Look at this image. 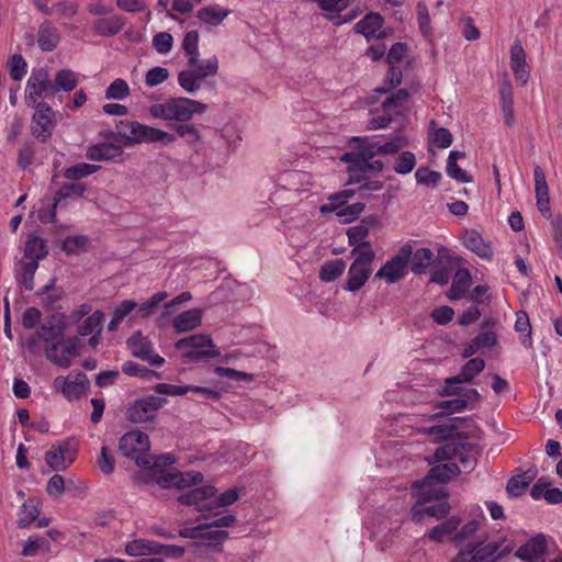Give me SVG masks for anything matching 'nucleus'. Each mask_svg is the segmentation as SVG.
<instances>
[{
  "label": "nucleus",
  "instance_id": "50",
  "mask_svg": "<svg viewBox=\"0 0 562 562\" xmlns=\"http://www.w3.org/2000/svg\"><path fill=\"white\" fill-rule=\"evenodd\" d=\"M120 134L131 144H138L143 124L136 121H121Z\"/></svg>",
  "mask_w": 562,
  "mask_h": 562
},
{
  "label": "nucleus",
  "instance_id": "44",
  "mask_svg": "<svg viewBox=\"0 0 562 562\" xmlns=\"http://www.w3.org/2000/svg\"><path fill=\"white\" fill-rule=\"evenodd\" d=\"M412 271L416 274L423 273L432 262L434 252L429 248H419L412 251Z\"/></svg>",
  "mask_w": 562,
  "mask_h": 562
},
{
  "label": "nucleus",
  "instance_id": "41",
  "mask_svg": "<svg viewBox=\"0 0 562 562\" xmlns=\"http://www.w3.org/2000/svg\"><path fill=\"white\" fill-rule=\"evenodd\" d=\"M536 475V470H528L524 474L512 477L506 486V491L512 496H520Z\"/></svg>",
  "mask_w": 562,
  "mask_h": 562
},
{
  "label": "nucleus",
  "instance_id": "39",
  "mask_svg": "<svg viewBox=\"0 0 562 562\" xmlns=\"http://www.w3.org/2000/svg\"><path fill=\"white\" fill-rule=\"evenodd\" d=\"M78 85L77 75L70 69H60L56 72L53 80L55 94L58 91L69 92Z\"/></svg>",
  "mask_w": 562,
  "mask_h": 562
},
{
  "label": "nucleus",
  "instance_id": "8",
  "mask_svg": "<svg viewBox=\"0 0 562 562\" xmlns=\"http://www.w3.org/2000/svg\"><path fill=\"white\" fill-rule=\"evenodd\" d=\"M351 256L355 258L348 270V277L342 289L349 292L360 290L372 273V262L375 254L371 249H352Z\"/></svg>",
  "mask_w": 562,
  "mask_h": 562
},
{
  "label": "nucleus",
  "instance_id": "15",
  "mask_svg": "<svg viewBox=\"0 0 562 562\" xmlns=\"http://www.w3.org/2000/svg\"><path fill=\"white\" fill-rule=\"evenodd\" d=\"M236 521V517L228 514L202 524V528H204V530L200 537V542L204 546L222 544L227 539L228 532L217 528L233 527Z\"/></svg>",
  "mask_w": 562,
  "mask_h": 562
},
{
  "label": "nucleus",
  "instance_id": "36",
  "mask_svg": "<svg viewBox=\"0 0 562 562\" xmlns=\"http://www.w3.org/2000/svg\"><path fill=\"white\" fill-rule=\"evenodd\" d=\"M231 10L222 8L218 4H213L200 9L196 13V18L209 25H220L228 15Z\"/></svg>",
  "mask_w": 562,
  "mask_h": 562
},
{
  "label": "nucleus",
  "instance_id": "46",
  "mask_svg": "<svg viewBox=\"0 0 562 562\" xmlns=\"http://www.w3.org/2000/svg\"><path fill=\"white\" fill-rule=\"evenodd\" d=\"M100 169V166L91 165L87 162H80L68 167L64 170V177L68 180L77 181L86 178Z\"/></svg>",
  "mask_w": 562,
  "mask_h": 562
},
{
  "label": "nucleus",
  "instance_id": "6",
  "mask_svg": "<svg viewBox=\"0 0 562 562\" xmlns=\"http://www.w3.org/2000/svg\"><path fill=\"white\" fill-rule=\"evenodd\" d=\"M352 142L357 144L356 150L347 151L341 156V160L348 164L350 172H380L383 170V162L381 160H372L374 156L379 155L376 149V142H371L368 138L353 137Z\"/></svg>",
  "mask_w": 562,
  "mask_h": 562
},
{
  "label": "nucleus",
  "instance_id": "64",
  "mask_svg": "<svg viewBox=\"0 0 562 562\" xmlns=\"http://www.w3.org/2000/svg\"><path fill=\"white\" fill-rule=\"evenodd\" d=\"M429 139L438 148H448L452 144L453 137L448 128L439 127L429 134Z\"/></svg>",
  "mask_w": 562,
  "mask_h": 562
},
{
  "label": "nucleus",
  "instance_id": "61",
  "mask_svg": "<svg viewBox=\"0 0 562 562\" xmlns=\"http://www.w3.org/2000/svg\"><path fill=\"white\" fill-rule=\"evenodd\" d=\"M122 371L130 376H139L145 380H150L156 373L153 370L147 369L133 361H126L122 366Z\"/></svg>",
  "mask_w": 562,
  "mask_h": 562
},
{
  "label": "nucleus",
  "instance_id": "9",
  "mask_svg": "<svg viewBox=\"0 0 562 562\" xmlns=\"http://www.w3.org/2000/svg\"><path fill=\"white\" fill-rule=\"evenodd\" d=\"M150 449L149 438L142 431H130L123 435L119 442L120 452L140 468H151L154 465L151 457L148 454Z\"/></svg>",
  "mask_w": 562,
  "mask_h": 562
},
{
  "label": "nucleus",
  "instance_id": "10",
  "mask_svg": "<svg viewBox=\"0 0 562 562\" xmlns=\"http://www.w3.org/2000/svg\"><path fill=\"white\" fill-rule=\"evenodd\" d=\"M175 347L182 351V357L189 362L217 358L221 355L213 345L211 337L204 334H194L179 339Z\"/></svg>",
  "mask_w": 562,
  "mask_h": 562
},
{
  "label": "nucleus",
  "instance_id": "30",
  "mask_svg": "<svg viewBox=\"0 0 562 562\" xmlns=\"http://www.w3.org/2000/svg\"><path fill=\"white\" fill-rule=\"evenodd\" d=\"M202 324V310L191 308L177 315L172 326L177 333L191 331Z\"/></svg>",
  "mask_w": 562,
  "mask_h": 562
},
{
  "label": "nucleus",
  "instance_id": "13",
  "mask_svg": "<svg viewBox=\"0 0 562 562\" xmlns=\"http://www.w3.org/2000/svg\"><path fill=\"white\" fill-rule=\"evenodd\" d=\"M166 400L156 395H148L136 400L127 409L126 416L131 423H145L155 417L159 408L166 404Z\"/></svg>",
  "mask_w": 562,
  "mask_h": 562
},
{
  "label": "nucleus",
  "instance_id": "3",
  "mask_svg": "<svg viewBox=\"0 0 562 562\" xmlns=\"http://www.w3.org/2000/svg\"><path fill=\"white\" fill-rule=\"evenodd\" d=\"M515 546L506 537L486 542V537L468 542L449 562H497L508 555Z\"/></svg>",
  "mask_w": 562,
  "mask_h": 562
},
{
  "label": "nucleus",
  "instance_id": "33",
  "mask_svg": "<svg viewBox=\"0 0 562 562\" xmlns=\"http://www.w3.org/2000/svg\"><path fill=\"white\" fill-rule=\"evenodd\" d=\"M47 254L48 250L45 239L35 235L27 236L24 245V256L22 259L38 263L47 256Z\"/></svg>",
  "mask_w": 562,
  "mask_h": 562
},
{
  "label": "nucleus",
  "instance_id": "12",
  "mask_svg": "<svg viewBox=\"0 0 562 562\" xmlns=\"http://www.w3.org/2000/svg\"><path fill=\"white\" fill-rule=\"evenodd\" d=\"M412 256V247L403 246L398 252L387 260L375 273V278L386 283H395L405 277L406 267Z\"/></svg>",
  "mask_w": 562,
  "mask_h": 562
},
{
  "label": "nucleus",
  "instance_id": "49",
  "mask_svg": "<svg viewBox=\"0 0 562 562\" xmlns=\"http://www.w3.org/2000/svg\"><path fill=\"white\" fill-rule=\"evenodd\" d=\"M103 321V314L100 311H95L89 315L83 323L79 326L78 333L81 336H88L92 334H100L101 324Z\"/></svg>",
  "mask_w": 562,
  "mask_h": 562
},
{
  "label": "nucleus",
  "instance_id": "57",
  "mask_svg": "<svg viewBox=\"0 0 562 562\" xmlns=\"http://www.w3.org/2000/svg\"><path fill=\"white\" fill-rule=\"evenodd\" d=\"M382 114H380V110L375 111V114L369 120L368 128L369 130H380L386 127L395 116H401L400 114H395L393 111H387L381 106Z\"/></svg>",
  "mask_w": 562,
  "mask_h": 562
},
{
  "label": "nucleus",
  "instance_id": "38",
  "mask_svg": "<svg viewBox=\"0 0 562 562\" xmlns=\"http://www.w3.org/2000/svg\"><path fill=\"white\" fill-rule=\"evenodd\" d=\"M124 20L122 16L112 15L98 20L93 25V30L101 36H113L122 30Z\"/></svg>",
  "mask_w": 562,
  "mask_h": 562
},
{
  "label": "nucleus",
  "instance_id": "25",
  "mask_svg": "<svg viewBox=\"0 0 562 562\" xmlns=\"http://www.w3.org/2000/svg\"><path fill=\"white\" fill-rule=\"evenodd\" d=\"M308 184L310 175L300 170L284 171L278 179V186L291 192L306 191Z\"/></svg>",
  "mask_w": 562,
  "mask_h": 562
},
{
  "label": "nucleus",
  "instance_id": "5",
  "mask_svg": "<svg viewBox=\"0 0 562 562\" xmlns=\"http://www.w3.org/2000/svg\"><path fill=\"white\" fill-rule=\"evenodd\" d=\"M468 437L463 432H457V439L439 447L434 454V462L452 461L460 462L461 471L469 472L474 469L479 449L474 443L465 441Z\"/></svg>",
  "mask_w": 562,
  "mask_h": 562
},
{
  "label": "nucleus",
  "instance_id": "24",
  "mask_svg": "<svg viewBox=\"0 0 562 562\" xmlns=\"http://www.w3.org/2000/svg\"><path fill=\"white\" fill-rule=\"evenodd\" d=\"M463 245L482 259L490 260L494 250L490 243L485 241L481 234L474 229L464 231L462 234Z\"/></svg>",
  "mask_w": 562,
  "mask_h": 562
},
{
  "label": "nucleus",
  "instance_id": "59",
  "mask_svg": "<svg viewBox=\"0 0 562 562\" xmlns=\"http://www.w3.org/2000/svg\"><path fill=\"white\" fill-rule=\"evenodd\" d=\"M402 70L397 66H390L389 71L385 75L383 86L378 88L376 91L380 92H389L392 89L396 88L402 82Z\"/></svg>",
  "mask_w": 562,
  "mask_h": 562
},
{
  "label": "nucleus",
  "instance_id": "62",
  "mask_svg": "<svg viewBox=\"0 0 562 562\" xmlns=\"http://www.w3.org/2000/svg\"><path fill=\"white\" fill-rule=\"evenodd\" d=\"M415 179H416L417 183H419V184L436 187L441 179V173L438 171H434L428 168L422 167L416 170Z\"/></svg>",
  "mask_w": 562,
  "mask_h": 562
},
{
  "label": "nucleus",
  "instance_id": "1",
  "mask_svg": "<svg viewBox=\"0 0 562 562\" xmlns=\"http://www.w3.org/2000/svg\"><path fill=\"white\" fill-rule=\"evenodd\" d=\"M65 325L61 322H47L25 342L32 353L38 352V341L46 345V358L60 368H68L77 356V338H65Z\"/></svg>",
  "mask_w": 562,
  "mask_h": 562
},
{
  "label": "nucleus",
  "instance_id": "21",
  "mask_svg": "<svg viewBox=\"0 0 562 562\" xmlns=\"http://www.w3.org/2000/svg\"><path fill=\"white\" fill-rule=\"evenodd\" d=\"M214 496L215 488L210 485H204L180 495L178 501L183 505L195 506L199 512H203L213 509L210 499Z\"/></svg>",
  "mask_w": 562,
  "mask_h": 562
},
{
  "label": "nucleus",
  "instance_id": "31",
  "mask_svg": "<svg viewBox=\"0 0 562 562\" xmlns=\"http://www.w3.org/2000/svg\"><path fill=\"white\" fill-rule=\"evenodd\" d=\"M481 398L480 393L475 389H467L462 396L453 400L441 401L438 408L448 411L450 413L463 412L468 408L470 403L477 402Z\"/></svg>",
  "mask_w": 562,
  "mask_h": 562
},
{
  "label": "nucleus",
  "instance_id": "2",
  "mask_svg": "<svg viewBox=\"0 0 562 562\" xmlns=\"http://www.w3.org/2000/svg\"><path fill=\"white\" fill-rule=\"evenodd\" d=\"M182 49L184 50L190 68L181 70L178 74V83L186 92L194 94L201 89L203 80L217 74L218 59L216 56L203 60L199 59L198 31H189L186 33L182 41Z\"/></svg>",
  "mask_w": 562,
  "mask_h": 562
},
{
  "label": "nucleus",
  "instance_id": "47",
  "mask_svg": "<svg viewBox=\"0 0 562 562\" xmlns=\"http://www.w3.org/2000/svg\"><path fill=\"white\" fill-rule=\"evenodd\" d=\"M157 546L156 541H149L145 539H137L128 542L125 547V551L128 555L138 557L155 554Z\"/></svg>",
  "mask_w": 562,
  "mask_h": 562
},
{
  "label": "nucleus",
  "instance_id": "51",
  "mask_svg": "<svg viewBox=\"0 0 562 562\" xmlns=\"http://www.w3.org/2000/svg\"><path fill=\"white\" fill-rule=\"evenodd\" d=\"M463 384H465L458 375L449 376L445 379L443 385L438 389V394L440 396H462V393L467 390L463 389Z\"/></svg>",
  "mask_w": 562,
  "mask_h": 562
},
{
  "label": "nucleus",
  "instance_id": "32",
  "mask_svg": "<svg viewBox=\"0 0 562 562\" xmlns=\"http://www.w3.org/2000/svg\"><path fill=\"white\" fill-rule=\"evenodd\" d=\"M460 522L461 520L458 517L452 516L441 524L432 527L426 536L435 542H442L446 538L452 540V537L460 527Z\"/></svg>",
  "mask_w": 562,
  "mask_h": 562
},
{
  "label": "nucleus",
  "instance_id": "29",
  "mask_svg": "<svg viewBox=\"0 0 562 562\" xmlns=\"http://www.w3.org/2000/svg\"><path fill=\"white\" fill-rule=\"evenodd\" d=\"M60 42L58 29L49 21L43 22L37 31V43L43 52L54 50Z\"/></svg>",
  "mask_w": 562,
  "mask_h": 562
},
{
  "label": "nucleus",
  "instance_id": "42",
  "mask_svg": "<svg viewBox=\"0 0 562 562\" xmlns=\"http://www.w3.org/2000/svg\"><path fill=\"white\" fill-rule=\"evenodd\" d=\"M346 263L342 259H334L326 261L319 270V279L324 282H333L337 280L345 271Z\"/></svg>",
  "mask_w": 562,
  "mask_h": 562
},
{
  "label": "nucleus",
  "instance_id": "45",
  "mask_svg": "<svg viewBox=\"0 0 562 562\" xmlns=\"http://www.w3.org/2000/svg\"><path fill=\"white\" fill-rule=\"evenodd\" d=\"M40 506L38 502L30 499L24 503L19 513L18 525L20 528L30 526L38 516Z\"/></svg>",
  "mask_w": 562,
  "mask_h": 562
},
{
  "label": "nucleus",
  "instance_id": "58",
  "mask_svg": "<svg viewBox=\"0 0 562 562\" xmlns=\"http://www.w3.org/2000/svg\"><path fill=\"white\" fill-rule=\"evenodd\" d=\"M416 166V157L412 151L402 153L394 164V171L398 175H407Z\"/></svg>",
  "mask_w": 562,
  "mask_h": 562
},
{
  "label": "nucleus",
  "instance_id": "7",
  "mask_svg": "<svg viewBox=\"0 0 562 562\" xmlns=\"http://www.w3.org/2000/svg\"><path fill=\"white\" fill-rule=\"evenodd\" d=\"M416 488L418 490V499L412 509L415 522H422L425 515L438 519L448 515L450 506L445 499L446 492L443 487Z\"/></svg>",
  "mask_w": 562,
  "mask_h": 562
},
{
  "label": "nucleus",
  "instance_id": "19",
  "mask_svg": "<svg viewBox=\"0 0 562 562\" xmlns=\"http://www.w3.org/2000/svg\"><path fill=\"white\" fill-rule=\"evenodd\" d=\"M126 344L134 357L147 361L150 366L161 367L165 363V359L154 352L151 342L140 331L135 333Z\"/></svg>",
  "mask_w": 562,
  "mask_h": 562
},
{
  "label": "nucleus",
  "instance_id": "40",
  "mask_svg": "<svg viewBox=\"0 0 562 562\" xmlns=\"http://www.w3.org/2000/svg\"><path fill=\"white\" fill-rule=\"evenodd\" d=\"M408 97L409 93L406 89H400L383 101L382 108L403 116L407 111L406 102Z\"/></svg>",
  "mask_w": 562,
  "mask_h": 562
},
{
  "label": "nucleus",
  "instance_id": "52",
  "mask_svg": "<svg viewBox=\"0 0 562 562\" xmlns=\"http://www.w3.org/2000/svg\"><path fill=\"white\" fill-rule=\"evenodd\" d=\"M349 244L353 246V249H359L361 246H369V229L364 225H357L350 227L347 232Z\"/></svg>",
  "mask_w": 562,
  "mask_h": 562
},
{
  "label": "nucleus",
  "instance_id": "53",
  "mask_svg": "<svg viewBox=\"0 0 562 562\" xmlns=\"http://www.w3.org/2000/svg\"><path fill=\"white\" fill-rule=\"evenodd\" d=\"M86 191V186L82 183H66L56 192L54 198V206H57L63 200L81 196Z\"/></svg>",
  "mask_w": 562,
  "mask_h": 562
},
{
  "label": "nucleus",
  "instance_id": "54",
  "mask_svg": "<svg viewBox=\"0 0 562 562\" xmlns=\"http://www.w3.org/2000/svg\"><path fill=\"white\" fill-rule=\"evenodd\" d=\"M173 130L179 137L184 138L189 146L195 145L202 138L199 130L192 124H177L173 126Z\"/></svg>",
  "mask_w": 562,
  "mask_h": 562
},
{
  "label": "nucleus",
  "instance_id": "16",
  "mask_svg": "<svg viewBox=\"0 0 562 562\" xmlns=\"http://www.w3.org/2000/svg\"><path fill=\"white\" fill-rule=\"evenodd\" d=\"M88 379L85 373H69L67 376H57L54 379L53 386L56 391L69 401L79 398L88 389Z\"/></svg>",
  "mask_w": 562,
  "mask_h": 562
},
{
  "label": "nucleus",
  "instance_id": "23",
  "mask_svg": "<svg viewBox=\"0 0 562 562\" xmlns=\"http://www.w3.org/2000/svg\"><path fill=\"white\" fill-rule=\"evenodd\" d=\"M122 156L121 145L106 142L90 145L86 150V157L92 161L119 162L122 160Z\"/></svg>",
  "mask_w": 562,
  "mask_h": 562
},
{
  "label": "nucleus",
  "instance_id": "17",
  "mask_svg": "<svg viewBox=\"0 0 562 562\" xmlns=\"http://www.w3.org/2000/svg\"><path fill=\"white\" fill-rule=\"evenodd\" d=\"M35 112L32 116V134L41 142H46L55 128V112L48 104L33 106Z\"/></svg>",
  "mask_w": 562,
  "mask_h": 562
},
{
  "label": "nucleus",
  "instance_id": "28",
  "mask_svg": "<svg viewBox=\"0 0 562 562\" xmlns=\"http://www.w3.org/2000/svg\"><path fill=\"white\" fill-rule=\"evenodd\" d=\"M463 423H465V418L448 417L445 423L426 428L425 432L434 436L436 440L451 439V441H453L457 439L454 431L459 429Z\"/></svg>",
  "mask_w": 562,
  "mask_h": 562
},
{
  "label": "nucleus",
  "instance_id": "60",
  "mask_svg": "<svg viewBox=\"0 0 562 562\" xmlns=\"http://www.w3.org/2000/svg\"><path fill=\"white\" fill-rule=\"evenodd\" d=\"M169 70L165 67L156 66L150 68L145 76V83L147 87H156L165 82L169 78Z\"/></svg>",
  "mask_w": 562,
  "mask_h": 562
},
{
  "label": "nucleus",
  "instance_id": "35",
  "mask_svg": "<svg viewBox=\"0 0 562 562\" xmlns=\"http://www.w3.org/2000/svg\"><path fill=\"white\" fill-rule=\"evenodd\" d=\"M176 140L177 135L143 124L139 143H160L169 146Z\"/></svg>",
  "mask_w": 562,
  "mask_h": 562
},
{
  "label": "nucleus",
  "instance_id": "34",
  "mask_svg": "<svg viewBox=\"0 0 562 562\" xmlns=\"http://www.w3.org/2000/svg\"><path fill=\"white\" fill-rule=\"evenodd\" d=\"M471 282L472 277L469 270L465 268L458 269L452 278V283L448 292V297L453 301L460 300L467 294L471 285Z\"/></svg>",
  "mask_w": 562,
  "mask_h": 562
},
{
  "label": "nucleus",
  "instance_id": "56",
  "mask_svg": "<svg viewBox=\"0 0 562 562\" xmlns=\"http://www.w3.org/2000/svg\"><path fill=\"white\" fill-rule=\"evenodd\" d=\"M168 294L165 291L157 292L146 302L137 304L136 306V316L145 317L150 315L155 307L161 303L165 299H167Z\"/></svg>",
  "mask_w": 562,
  "mask_h": 562
},
{
  "label": "nucleus",
  "instance_id": "63",
  "mask_svg": "<svg viewBox=\"0 0 562 562\" xmlns=\"http://www.w3.org/2000/svg\"><path fill=\"white\" fill-rule=\"evenodd\" d=\"M364 204L361 202H357L350 205L341 206L340 210L337 211V216L344 223H350L359 217V215L363 212Z\"/></svg>",
  "mask_w": 562,
  "mask_h": 562
},
{
  "label": "nucleus",
  "instance_id": "4",
  "mask_svg": "<svg viewBox=\"0 0 562 562\" xmlns=\"http://www.w3.org/2000/svg\"><path fill=\"white\" fill-rule=\"evenodd\" d=\"M207 105L200 101L178 97L171 98L164 103H155L149 106V114L155 119L165 121L188 122L194 114H202Z\"/></svg>",
  "mask_w": 562,
  "mask_h": 562
},
{
  "label": "nucleus",
  "instance_id": "43",
  "mask_svg": "<svg viewBox=\"0 0 562 562\" xmlns=\"http://www.w3.org/2000/svg\"><path fill=\"white\" fill-rule=\"evenodd\" d=\"M485 368V361L482 358H472L468 360L457 374L465 384L471 383Z\"/></svg>",
  "mask_w": 562,
  "mask_h": 562
},
{
  "label": "nucleus",
  "instance_id": "18",
  "mask_svg": "<svg viewBox=\"0 0 562 562\" xmlns=\"http://www.w3.org/2000/svg\"><path fill=\"white\" fill-rule=\"evenodd\" d=\"M76 451L70 441H59L45 453L46 464L55 471L66 470L75 460Z\"/></svg>",
  "mask_w": 562,
  "mask_h": 562
},
{
  "label": "nucleus",
  "instance_id": "20",
  "mask_svg": "<svg viewBox=\"0 0 562 562\" xmlns=\"http://www.w3.org/2000/svg\"><path fill=\"white\" fill-rule=\"evenodd\" d=\"M547 549V538L542 533H539L520 546L515 551V555L527 562H544Z\"/></svg>",
  "mask_w": 562,
  "mask_h": 562
},
{
  "label": "nucleus",
  "instance_id": "48",
  "mask_svg": "<svg viewBox=\"0 0 562 562\" xmlns=\"http://www.w3.org/2000/svg\"><path fill=\"white\" fill-rule=\"evenodd\" d=\"M515 330L526 337L522 339V345L530 348L531 341V324L529 316L525 311H518L516 313Z\"/></svg>",
  "mask_w": 562,
  "mask_h": 562
},
{
  "label": "nucleus",
  "instance_id": "26",
  "mask_svg": "<svg viewBox=\"0 0 562 562\" xmlns=\"http://www.w3.org/2000/svg\"><path fill=\"white\" fill-rule=\"evenodd\" d=\"M533 177L537 206L542 215H548L550 213L549 187L547 183L544 171L540 166H537L533 169Z\"/></svg>",
  "mask_w": 562,
  "mask_h": 562
},
{
  "label": "nucleus",
  "instance_id": "22",
  "mask_svg": "<svg viewBox=\"0 0 562 562\" xmlns=\"http://www.w3.org/2000/svg\"><path fill=\"white\" fill-rule=\"evenodd\" d=\"M510 69L517 82L526 86L530 77V70L526 52L519 41H515L510 46Z\"/></svg>",
  "mask_w": 562,
  "mask_h": 562
},
{
  "label": "nucleus",
  "instance_id": "55",
  "mask_svg": "<svg viewBox=\"0 0 562 562\" xmlns=\"http://www.w3.org/2000/svg\"><path fill=\"white\" fill-rule=\"evenodd\" d=\"M130 94V87L124 79L113 80L105 90V98L109 100H123Z\"/></svg>",
  "mask_w": 562,
  "mask_h": 562
},
{
  "label": "nucleus",
  "instance_id": "37",
  "mask_svg": "<svg viewBox=\"0 0 562 562\" xmlns=\"http://www.w3.org/2000/svg\"><path fill=\"white\" fill-rule=\"evenodd\" d=\"M38 269V263L35 261H26L21 259L19 262V268L15 272L16 282L24 288L26 291H32L34 289V274Z\"/></svg>",
  "mask_w": 562,
  "mask_h": 562
},
{
  "label": "nucleus",
  "instance_id": "11",
  "mask_svg": "<svg viewBox=\"0 0 562 562\" xmlns=\"http://www.w3.org/2000/svg\"><path fill=\"white\" fill-rule=\"evenodd\" d=\"M55 95L53 80L45 68H34L26 81L24 100L30 106L46 104L41 99Z\"/></svg>",
  "mask_w": 562,
  "mask_h": 562
},
{
  "label": "nucleus",
  "instance_id": "27",
  "mask_svg": "<svg viewBox=\"0 0 562 562\" xmlns=\"http://www.w3.org/2000/svg\"><path fill=\"white\" fill-rule=\"evenodd\" d=\"M383 18L379 13L370 12L355 25V32L363 35L369 42L373 37L382 36Z\"/></svg>",
  "mask_w": 562,
  "mask_h": 562
},
{
  "label": "nucleus",
  "instance_id": "14",
  "mask_svg": "<svg viewBox=\"0 0 562 562\" xmlns=\"http://www.w3.org/2000/svg\"><path fill=\"white\" fill-rule=\"evenodd\" d=\"M434 465L428 474L422 480L414 483V487L431 488L442 487L443 484L457 476L461 472V468L452 461H440Z\"/></svg>",
  "mask_w": 562,
  "mask_h": 562
}]
</instances>
